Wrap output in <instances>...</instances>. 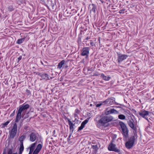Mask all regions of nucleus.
<instances>
[{
    "label": "nucleus",
    "mask_w": 154,
    "mask_h": 154,
    "mask_svg": "<svg viewBox=\"0 0 154 154\" xmlns=\"http://www.w3.org/2000/svg\"><path fill=\"white\" fill-rule=\"evenodd\" d=\"M29 107V105L28 104H23L20 106L17 112L15 122H18L20 120L22 112L26 111Z\"/></svg>",
    "instance_id": "nucleus-1"
},
{
    "label": "nucleus",
    "mask_w": 154,
    "mask_h": 154,
    "mask_svg": "<svg viewBox=\"0 0 154 154\" xmlns=\"http://www.w3.org/2000/svg\"><path fill=\"white\" fill-rule=\"evenodd\" d=\"M119 124L122 129V134L124 139L126 140L128 137V130L125 124L122 122H119Z\"/></svg>",
    "instance_id": "nucleus-2"
},
{
    "label": "nucleus",
    "mask_w": 154,
    "mask_h": 154,
    "mask_svg": "<svg viewBox=\"0 0 154 154\" xmlns=\"http://www.w3.org/2000/svg\"><path fill=\"white\" fill-rule=\"evenodd\" d=\"M114 119L113 117L110 115L105 116H102L98 120V123L103 126H104L107 123L112 121Z\"/></svg>",
    "instance_id": "nucleus-3"
},
{
    "label": "nucleus",
    "mask_w": 154,
    "mask_h": 154,
    "mask_svg": "<svg viewBox=\"0 0 154 154\" xmlns=\"http://www.w3.org/2000/svg\"><path fill=\"white\" fill-rule=\"evenodd\" d=\"M137 134L134 133V135L131 137L128 141L125 143L126 147L128 149L131 148L133 146L135 141L137 140Z\"/></svg>",
    "instance_id": "nucleus-4"
},
{
    "label": "nucleus",
    "mask_w": 154,
    "mask_h": 154,
    "mask_svg": "<svg viewBox=\"0 0 154 154\" xmlns=\"http://www.w3.org/2000/svg\"><path fill=\"white\" fill-rule=\"evenodd\" d=\"M17 124L15 123L11 131H9V138L13 139L14 137L17 133Z\"/></svg>",
    "instance_id": "nucleus-5"
},
{
    "label": "nucleus",
    "mask_w": 154,
    "mask_h": 154,
    "mask_svg": "<svg viewBox=\"0 0 154 154\" xmlns=\"http://www.w3.org/2000/svg\"><path fill=\"white\" fill-rule=\"evenodd\" d=\"M39 135L35 131L31 132L29 134V140L31 142H33L37 140Z\"/></svg>",
    "instance_id": "nucleus-6"
},
{
    "label": "nucleus",
    "mask_w": 154,
    "mask_h": 154,
    "mask_svg": "<svg viewBox=\"0 0 154 154\" xmlns=\"http://www.w3.org/2000/svg\"><path fill=\"white\" fill-rule=\"evenodd\" d=\"M117 54L118 56L117 60L119 63L126 59L128 56L127 54H122L118 52L117 53Z\"/></svg>",
    "instance_id": "nucleus-7"
},
{
    "label": "nucleus",
    "mask_w": 154,
    "mask_h": 154,
    "mask_svg": "<svg viewBox=\"0 0 154 154\" xmlns=\"http://www.w3.org/2000/svg\"><path fill=\"white\" fill-rule=\"evenodd\" d=\"M149 111L145 110H143L139 112V114L141 117L145 119L148 122H149L148 118L147 117V116L149 115Z\"/></svg>",
    "instance_id": "nucleus-8"
},
{
    "label": "nucleus",
    "mask_w": 154,
    "mask_h": 154,
    "mask_svg": "<svg viewBox=\"0 0 154 154\" xmlns=\"http://www.w3.org/2000/svg\"><path fill=\"white\" fill-rule=\"evenodd\" d=\"M89 49L88 47L83 48L81 51V55L85 56L86 58L87 57L89 54Z\"/></svg>",
    "instance_id": "nucleus-9"
},
{
    "label": "nucleus",
    "mask_w": 154,
    "mask_h": 154,
    "mask_svg": "<svg viewBox=\"0 0 154 154\" xmlns=\"http://www.w3.org/2000/svg\"><path fill=\"white\" fill-rule=\"evenodd\" d=\"M107 106L113 104L115 103V98L114 97H112L106 99L103 102Z\"/></svg>",
    "instance_id": "nucleus-10"
},
{
    "label": "nucleus",
    "mask_w": 154,
    "mask_h": 154,
    "mask_svg": "<svg viewBox=\"0 0 154 154\" xmlns=\"http://www.w3.org/2000/svg\"><path fill=\"white\" fill-rule=\"evenodd\" d=\"M108 149L110 151H114L117 152H120V150L116 148L115 145L113 143H111L109 145Z\"/></svg>",
    "instance_id": "nucleus-11"
},
{
    "label": "nucleus",
    "mask_w": 154,
    "mask_h": 154,
    "mask_svg": "<svg viewBox=\"0 0 154 154\" xmlns=\"http://www.w3.org/2000/svg\"><path fill=\"white\" fill-rule=\"evenodd\" d=\"M128 124L129 126L133 130L135 131H136L137 128L135 126L134 123V121L132 119H131V120H129L128 122Z\"/></svg>",
    "instance_id": "nucleus-12"
},
{
    "label": "nucleus",
    "mask_w": 154,
    "mask_h": 154,
    "mask_svg": "<svg viewBox=\"0 0 154 154\" xmlns=\"http://www.w3.org/2000/svg\"><path fill=\"white\" fill-rule=\"evenodd\" d=\"M42 145L41 144L38 145L34 151L33 154H38L42 148Z\"/></svg>",
    "instance_id": "nucleus-13"
},
{
    "label": "nucleus",
    "mask_w": 154,
    "mask_h": 154,
    "mask_svg": "<svg viewBox=\"0 0 154 154\" xmlns=\"http://www.w3.org/2000/svg\"><path fill=\"white\" fill-rule=\"evenodd\" d=\"M107 115H109L112 114H118L119 113L118 111L114 109H112L107 111L106 112Z\"/></svg>",
    "instance_id": "nucleus-14"
},
{
    "label": "nucleus",
    "mask_w": 154,
    "mask_h": 154,
    "mask_svg": "<svg viewBox=\"0 0 154 154\" xmlns=\"http://www.w3.org/2000/svg\"><path fill=\"white\" fill-rule=\"evenodd\" d=\"M13 148H10L8 149L7 151V154H12ZM2 154H6V148H4L3 149Z\"/></svg>",
    "instance_id": "nucleus-15"
},
{
    "label": "nucleus",
    "mask_w": 154,
    "mask_h": 154,
    "mask_svg": "<svg viewBox=\"0 0 154 154\" xmlns=\"http://www.w3.org/2000/svg\"><path fill=\"white\" fill-rule=\"evenodd\" d=\"M39 75L41 76L43 79L46 80L50 79L48 75L46 73H40L39 74Z\"/></svg>",
    "instance_id": "nucleus-16"
},
{
    "label": "nucleus",
    "mask_w": 154,
    "mask_h": 154,
    "mask_svg": "<svg viewBox=\"0 0 154 154\" xmlns=\"http://www.w3.org/2000/svg\"><path fill=\"white\" fill-rule=\"evenodd\" d=\"M68 122L69 123V129L71 131H72V133L74 130L73 129V126L74 125L71 122V121H70L69 119H68Z\"/></svg>",
    "instance_id": "nucleus-17"
},
{
    "label": "nucleus",
    "mask_w": 154,
    "mask_h": 154,
    "mask_svg": "<svg viewBox=\"0 0 154 154\" xmlns=\"http://www.w3.org/2000/svg\"><path fill=\"white\" fill-rule=\"evenodd\" d=\"M101 77L105 81H108L109 80L110 77L109 76L108 77H107L103 73H101Z\"/></svg>",
    "instance_id": "nucleus-18"
},
{
    "label": "nucleus",
    "mask_w": 154,
    "mask_h": 154,
    "mask_svg": "<svg viewBox=\"0 0 154 154\" xmlns=\"http://www.w3.org/2000/svg\"><path fill=\"white\" fill-rule=\"evenodd\" d=\"M24 146L23 143H20V145L19 152V154H22Z\"/></svg>",
    "instance_id": "nucleus-19"
},
{
    "label": "nucleus",
    "mask_w": 154,
    "mask_h": 154,
    "mask_svg": "<svg viewBox=\"0 0 154 154\" xmlns=\"http://www.w3.org/2000/svg\"><path fill=\"white\" fill-rule=\"evenodd\" d=\"M26 137V135L23 134L20 138L19 140L20 143H23V140L25 139Z\"/></svg>",
    "instance_id": "nucleus-20"
},
{
    "label": "nucleus",
    "mask_w": 154,
    "mask_h": 154,
    "mask_svg": "<svg viewBox=\"0 0 154 154\" xmlns=\"http://www.w3.org/2000/svg\"><path fill=\"white\" fill-rule=\"evenodd\" d=\"M65 61L64 60H63L60 62L58 65L57 68L59 69H61L63 67V66L65 63Z\"/></svg>",
    "instance_id": "nucleus-21"
},
{
    "label": "nucleus",
    "mask_w": 154,
    "mask_h": 154,
    "mask_svg": "<svg viewBox=\"0 0 154 154\" xmlns=\"http://www.w3.org/2000/svg\"><path fill=\"white\" fill-rule=\"evenodd\" d=\"M37 144V142L32 144L30 147V149H31L34 150L35 148V146Z\"/></svg>",
    "instance_id": "nucleus-22"
},
{
    "label": "nucleus",
    "mask_w": 154,
    "mask_h": 154,
    "mask_svg": "<svg viewBox=\"0 0 154 154\" xmlns=\"http://www.w3.org/2000/svg\"><path fill=\"white\" fill-rule=\"evenodd\" d=\"M24 40L25 38H24L19 39L17 40L16 43L18 44H21L24 41Z\"/></svg>",
    "instance_id": "nucleus-23"
},
{
    "label": "nucleus",
    "mask_w": 154,
    "mask_h": 154,
    "mask_svg": "<svg viewBox=\"0 0 154 154\" xmlns=\"http://www.w3.org/2000/svg\"><path fill=\"white\" fill-rule=\"evenodd\" d=\"M91 6L92 7V9L91 11L93 12L94 13H95L96 11V6L94 4H92Z\"/></svg>",
    "instance_id": "nucleus-24"
},
{
    "label": "nucleus",
    "mask_w": 154,
    "mask_h": 154,
    "mask_svg": "<svg viewBox=\"0 0 154 154\" xmlns=\"http://www.w3.org/2000/svg\"><path fill=\"white\" fill-rule=\"evenodd\" d=\"M118 118L119 119L122 120H124L125 119V116L122 114H120L118 116Z\"/></svg>",
    "instance_id": "nucleus-25"
},
{
    "label": "nucleus",
    "mask_w": 154,
    "mask_h": 154,
    "mask_svg": "<svg viewBox=\"0 0 154 154\" xmlns=\"http://www.w3.org/2000/svg\"><path fill=\"white\" fill-rule=\"evenodd\" d=\"M8 8L9 11H12L14 10L13 7L12 5L9 6Z\"/></svg>",
    "instance_id": "nucleus-26"
},
{
    "label": "nucleus",
    "mask_w": 154,
    "mask_h": 154,
    "mask_svg": "<svg viewBox=\"0 0 154 154\" xmlns=\"http://www.w3.org/2000/svg\"><path fill=\"white\" fill-rule=\"evenodd\" d=\"M88 120L89 119H87L82 122V124L85 126V125L88 123Z\"/></svg>",
    "instance_id": "nucleus-27"
},
{
    "label": "nucleus",
    "mask_w": 154,
    "mask_h": 154,
    "mask_svg": "<svg viewBox=\"0 0 154 154\" xmlns=\"http://www.w3.org/2000/svg\"><path fill=\"white\" fill-rule=\"evenodd\" d=\"M10 121H8L5 122V123L2 124V127H5L7 126V125L9 123Z\"/></svg>",
    "instance_id": "nucleus-28"
},
{
    "label": "nucleus",
    "mask_w": 154,
    "mask_h": 154,
    "mask_svg": "<svg viewBox=\"0 0 154 154\" xmlns=\"http://www.w3.org/2000/svg\"><path fill=\"white\" fill-rule=\"evenodd\" d=\"M84 126H85L81 123V126L79 127L78 131H79L82 129Z\"/></svg>",
    "instance_id": "nucleus-29"
},
{
    "label": "nucleus",
    "mask_w": 154,
    "mask_h": 154,
    "mask_svg": "<svg viewBox=\"0 0 154 154\" xmlns=\"http://www.w3.org/2000/svg\"><path fill=\"white\" fill-rule=\"evenodd\" d=\"M125 9H122L120 10L119 11V13L120 14H124L125 13Z\"/></svg>",
    "instance_id": "nucleus-30"
},
{
    "label": "nucleus",
    "mask_w": 154,
    "mask_h": 154,
    "mask_svg": "<svg viewBox=\"0 0 154 154\" xmlns=\"http://www.w3.org/2000/svg\"><path fill=\"white\" fill-rule=\"evenodd\" d=\"M92 148L96 150H97V145H93L92 146Z\"/></svg>",
    "instance_id": "nucleus-31"
},
{
    "label": "nucleus",
    "mask_w": 154,
    "mask_h": 154,
    "mask_svg": "<svg viewBox=\"0 0 154 154\" xmlns=\"http://www.w3.org/2000/svg\"><path fill=\"white\" fill-rule=\"evenodd\" d=\"M26 92L27 93V95H29L31 94V92L28 89H26Z\"/></svg>",
    "instance_id": "nucleus-32"
},
{
    "label": "nucleus",
    "mask_w": 154,
    "mask_h": 154,
    "mask_svg": "<svg viewBox=\"0 0 154 154\" xmlns=\"http://www.w3.org/2000/svg\"><path fill=\"white\" fill-rule=\"evenodd\" d=\"M15 110H14V111H13V112L12 113L11 115H10V116L11 117H13V116L15 114Z\"/></svg>",
    "instance_id": "nucleus-33"
},
{
    "label": "nucleus",
    "mask_w": 154,
    "mask_h": 154,
    "mask_svg": "<svg viewBox=\"0 0 154 154\" xmlns=\"http://www.w3.org/2000/svg\"><path fill=\"white\" fill-rule=\"evenodd\" d=\"M22 58V56H20L18 58V61L17 62L18 63L19 62L21 59Z\"/></svg>",
    "instance_id": "nucleus-34"
},
{
    "label": "nucleus",
    "mask_w": 154,
    "mask_h": 154,
    "mask_svg": "<svg viewBox=\"0 0 154 154\" xmlns=\"http://www.w3.org/2000/svg\"><path fill=\"white\" fill-rule=\"evenodd\" d=\"M90 44L92 46H93L94 45V42H93L92 41H91Z\"/></svg>",
    "instance_id": "nucleus-35"
},
{
    "label": "nucleus",
    "mask_w": 154,
    "mask_h": 154,
    "mask_svg": "<svg viewBox=\"0 0 154 154\" xmlns=\"http://www.w3.org/2000/svg\"><path fill=\"white\" fill-rule=\"evenodd\" d=\"M33 151V150L30 149L29 153V154H31Z\"/></svg>",
    "instance_id": "nucleus-36"
},
{
    "label": "nucleus",
    "mask_w": 154,
    "mask_h": 154,
    "mask_svg": "<svg viewBox=\"0 0 154 154\" xmlns=\"http://www.w3.org/2000/svg\"><path fill=\"white\" fill-rule=\"evenodd\" d=\"M79 110L77 109H76L75 110V112L76 113H78V114L79 113Z\"/></svg>",
    "instance_id": "nucleus-37"
},
{
    "label": "nucleus",
    "mask_w": 154,
    "mask_h": 154,
    "mask_svg": "<svg viewBox=\"0 0 154 154\" xmlns=\"http://www.w3.org/2000/svg\"><path fill=\"white\" fill-rule=\"evenodd\" d=\"M101 104H97V106L99 107V106H100L101 105Z\"/></svg>",
    "instance_id": "nucleus-38"
},
{
    "label": "nucleus",
    "mask_w": 154,
    "mask_h": 154,
    "mask_svg": "<svg viewBox=\"0 0 154 154\" xmlns=\"http://www.w3.org/2000/svg\"><path fill=\"white\" fill-rule=\"evenodd\" d=\"M28 117V116L27 115V116H26L24 117V119H26Z\"/></svg>",
    "instance_id": "nucleus-39"
},
{
    "label": "nucleus",
    "mask_w": 154,
    "mask_h": 154,
    "mask_svg": "<svg viewBox=\"0 0 154 154\" xmlns=\"http://www.w3.org/2000/svg\"><path fill=\"white\" fill-rule=\"evenodd\" d=\"M90 38H89V37H87L85 39H86V40H88V39H89Z\"/></svg>",
    "instance_id": "nucleus-40"
},
{
    "label": "nucleus",
    "mask_w": 154,
    "mask_h": 154,
    "mask_svg": "<svg viewBox=\"0 0 154 154\" xmlns=\"http://www.w3.org/2000/svg\"><path fill=\"white\" fill-rule=\"evenodd\" d=\"M13 154H18L17 152H15V153H13ZM18 154H19V153Z\"/></svg>",
    "instance_id": "nucleus-41"
},
{
    "label": "nucleus",
    "mask_w": 154,
    "mask_h": 154,
    "mask_svg": "<svg viewBox=\"0 0 154 154\" xmlns=\"http://www.w3.org/2000/svg\"><path fill=\"white\" fill-rule=\"evenodd\" d=\"M71 134L69 135V138L70 137V136H71Z\"/></svg>",
    "instance_id": "nucleus-42"
},
{
    "label": "nucleus",
    "mask_w": 154,
    "mask_h": 154,
    "mask_svg": "<svg viewBox=\"0 0 154 154\" xmlns=\"http://www.w3.org/2000/svg\"><path fill=\"white\" fill-rule=\"evenodd\" d=\"M116 105H118V103H116Z\"/></svg>",
    "instance_id": "nucleus-43"
},
{
    "label": "nucleus",
    "mask_w": 154,
    "mask_h": 154,
    "mask_svg": "<svg viewBox=\"0 0 154 154\" xmlns=\"http://www.w3.org/2000/svg\"><path fill=\"white\" fill-rule=\"evenodd\" d=\"M92 105V104H90V106H91Z\"/></svg>",
    "instance_id": "nucleus-44"
}]
</instances>
